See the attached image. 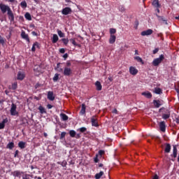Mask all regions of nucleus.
Here are the masks:
<instances>
[{"label":"nucleus","instance_id":"nucleus-1","mask_svg":"<svg viewBox=\"0 0 179 179\" xmlns=\"http://www.w3.org/2000/svg\"><path fill=\"white\" fill-rule=\"evenodd\" d=\"M164 60V55H160L159 58H156L152 61V65L153 66H159L160 64H162V62Z\"/></svg>","mask_w":179,"mask_h":179},{"label":"nucleus","instance_id":"nucleus-2","mask_svg":"<svg viewBox=\"0 0 179 179\" xmlns=\"http://www.w3.org/2000/svg\"><path fill=\"white\" fill-rule=\"evenodd\" d=\"M0 10H1V13L5 14L6 12L8 13L11 9L9 6L3 3H0Z\"/></svg>","mask_w":179,"mask_h":179},{"label":"nucleus","instance_id":"nucleus-3","mask_svg":"<svg viewBox=\"0 0 179 179\" xmlns=\"http://www.w3.org/2000/svg\"><path fill=\"white\" fill-rule=\"evenodd\" d=\"M63 73L64 76H71L72 75V69L69 67H64Z\"/></svg>","mask_w":179,"mask_h":179},{"label":"nucleus","instance_id":"nucleus-4","mask_svg":"<svg viewBox=\"0 0 179 179\" xmlns=\"http://www.w3.org/2000/svg\"><path fill=\"white\" fill-rule=\"evenodd\" d=\"M62 15H70V13H72V8L69 7H66L62 9Z\"/></svg>","mask_w":179,"mask_h":179},{"label":"nucleus","instance_id":"nucleus-5","mask_svg":"<svg viewBox=\"0 0 179 179\" xmlns=\"http://www.w3.org/2000/svg\"><path fill=\"white\" fill-rule=\"evenodd\" d=\"M17 106L15 103H12L10 113L11 115H17V112L16 111Z\"/></svg>","mask_w":179,"mask_h":179},{"label":"nucleus","instance_id":"nucleus-6","mask_svg":"<svg viewBox=\"0 0 179 179\" xmlns=\"http://www.w3.org/2000/svg\"><path fill=\"white\" fill-rule=\"evenodd\" d=\"M21 37L24 40H26V41H27V43H30V38L29 37V34H26V32L24 31H22L21 32Z\"/></svg>","mask_w":179,"mask_h":179},{"label":"nucleus","instance_id":"nucleus-7","mask_svg":"<svg viewBox=\"0 0 179 179\" xmlns=\"http://www.w3.org/2000/svg\"><path fill=\"white\" fill-rule=\"evenodd\" d=\"M159 127L160 131H162V132H166V122L165 121L160 122L159 124Z\"/></svg>","mask_w":179,"mask_h":179},{"label":"nucleus","instance_id":"nucleus-8","mask_svg":"<svg viewBox=\"0 0 179 179\" xmlns=\"http://www.w3.org/2000/svg\"><path fill=\"white\" fill-rule=\"evenodd\" d=\"M141 34V36H150L151 34H153V30L149 29H147L145 31H143Z\"/></svg>","mask_w":179,"mask_h":179},{"label":"nucleus","instance_id":"nucleus-9","mask_svg":"<svg viewBox=\"0 0 179 179\" xmlns=\"http://www.w3.org/2000/svg\"><path fill=\"white\" fill-rule=\"evenodd\" d=\"M91 122L92 127H98L99 123L97 122V119L96 118V115H94L91 117Z\"/></svg>","mask_w":179,"mask_h":179},{"label":"nucleus","instance_id":"nucleus-10","mask_svg":"<svg viewBox=\"0 0 179 179\" xmlns=\"http://www.w3.org/2000/svg\"><path fill=\"white\" fill-rule=\"evenodd\" d=\"M8 16V19L10 22H15V15H13V12L10 10L8 13H7Z\"/></svg>","mask_w":179,"mask_h":179},{"label":"nucleus","instance_id":"nucleus-11","mask_svg":"<svg viewBox=\"0 0 179 179\" xmlns=\"http://www.w3.org/2000/svg\"><path fill=\"white\" fill-rule=\"evenodd\" d=\"M156 16H157L159 22H160V23H164V24H168L167 20H165L164 17L160 16L157 14H156Z\"/></svg>","mask_w":179,"mask_h":179},{"label":"nucleus","instance_id":"nucleus-12","mask_svg":"<svg viewBox=\"0 0 179 179\" xmlns=\"http://www.w3.org/2000/svg\"><path fill=\"white\" fill-rule=\"evenodd\" d=\"M48 99L50 100V101H54L55 100V96H54V92L52 91H49L48 92Z\"/></svg>","mask_w":179,"mask_h":179},{"label":"nucleus","instance_id":"nucleus-13","mask_svg":"<svg viewBox=\"0 0 179 179\" xmlns=\"http://www.w3.org/2000/svg\"><path fill=\"white\" fill-rule=\"evenodd\" d=\"M129 73H131V75H133L134 76H135V75L138 73V69H136V68L134 66H130Z\"/></svg>","mask_w":179,"mask_h":179},{"label":"nucleus","instance_id":"nucleus-14","mask_svg":"<svg viewBox=\"0 0 179 179\" xmlns=\"http://www.w3.org/2000/svg\"><path fill=\"white\" fill-rule=\"evenodd\" d=\"M162 111H163L162 114L171 115V113L170 112V109L165 108L164 107H162V108H159V112L162 113Z\"/></svg>","mask_w":179,"mask_h":179},{"label":"nucleus","instance_id":"nucleus-15","mask_svg":"<svg viewBox=\"0 0 179 179\" xmlns=\"http://www.w3.org/2000/svg\"><path fill=\"white\" fill-rule=\"evenodd\" d=\"M153 104L155 108H159L162 105V101H160V100H154Z\"/></svg>","mask_w":179,"mask_h":179},{"label":"nucleus","instance_id":"nucleus-16","mask_svg":"<svg viewBox=\"0 0 179 179\" xmlns=\"http://www.w3.org/2000/svg\"><path fill=\"white\" fill-rule=\"evenodd\" d=\"M22 174H23V172L20 171H15L13 172V176L14 177H17L18 178H20V177H22Z\"/></svg>","mask_w":179,"mask_h":179},{"label":"nucleus","instance_id":"nucleus-17","mask_svg":"<svg viewBox=\"0 0 179 179\" xmlns=\"http://www.w3.org/2000/svg\"><path fill=\"white\" fill-rule=\"evenodd\" d=\"M142 96L146 97V99H152V93L150 92H144L141 93Z\"/></svg>","mask_w":179,"mask_h":179},{"label":"nucleus","instance_id":"nucleus-18","mask_svg":"<svg viewBox=\"0 0 179 179\" xmlns=\"http://www.w3.org/2000/svg\"><path fill=\"white\" fill-rule=\"evenodd\" d=\"M165 153H170L171 152V145L170 143H166L164 149Z\"/></svg>","mask_w":179,"mask_h":179},{"label":"nucleus","instance_id":"nucleus-19","mask_svg":"<svg viewBox=\"0 0 179 179\" xmlns=\"http://www.w3.org/2000/svg\"><path fill=\"white\" fill-rule=\"evenodd\" d=\"M115 40H117V36H115V35H110L109 38V43L114 44V43H115Z\"/></svg>","mask_w":179,"mask_h":179},{"label":"nucleus","instance_id":"nucleus-20","mask_svg":"<svg viewBox=\"0 0 179 179\" xmlns=\"http://www.w3.org/2000/svg\"><path fill=\"white\" fill-rule=\"evenodd\" d=\"M177 145H173V154L171 155V157H174V159H176V157H177Z\"/></svg>","mask_w":179,"mask_h":179},{"label":"nucleus","instance_id":"nucleus-21","mask_svg":"<svg viewBox=\"0 0 179 179\" xmlns=\"http://www.w3.org/2000/svg\"><path fill=\"white\" fill-rule=\"evenodd\" d=\"M60 118L62 121H68L69 117H68V115H66V114L62 113H60Z\"/></svg>","mask_w":179,"mask_h":179},{"label":"nucleus","instance_id":"nucleus-22","mask_svg":"<svg viewBox=\"0 0 179 179\" xmlns=\"http://www.w3.org/2000/svg\"><path fill=\"white\" fill-rule=\"evenodd\" d=\"M95 86L96 87V90H98L99 92H100V90L103 89V86H101V83H100V81H96L95 83Z\"/></svg>","mask_w":179,"mask_h":179},{"label":"nucleus","instance_id":"nucleus-23","mask_svg":"<svg viewBox=\"0 0 179 179\" xmlns=\"http://www.w3.org/2000/svg\"><path fill=\"white\" fill-rule=\"evenodd\" d=\"M17 79L18 80H23V79H24V73L19 71L18 73H17Z\"/></svg>","mask_w":179,"mask_h":179},{"label":"nucleus","instance_id":"nucleus-24","mask_svg":"<svg viewBox=\"0 0 179 179\" xmlns=\"http://www.w3.org/2000/svg\"><path fill=\"white\" fill-rule=\"evenodd\" d=\"M59 40V38H58V35L57 34H53L52 38V43L53 44H55V43H57L58 41Z\"/></svg>","mask_w":179,"mask_h":179},{"label":"nucleus","instance_id":"nucleus-25","mask_svg":"<svg viewBox=\"0 0 179 179\" xmlns=\"http://www.w3.org/2000/svg\"><path fill=\"white\" fill-rule=\"evenodd\" d=\"M8 122V118L3 119L2 122H0V129H3L5 128V124Z\"/></svg>","mask_w":179,"mask_h":179},{"label":"nucleus","instance_id":"nucleus-26","mask_svg":"<svg viewBox=\"0 0 179 179\" xmlns=\"http://www.w3.org/2000/svg\"><path fill=\"white\" fill-rule=\"evenodd\" d=\"M70 42L74 45L75 47H78V48H80L81 45L80 44H78L76 41H75V38H71Z\"/></svg>","mask_w":179,"mask_h":179},{"label":"nucleus","instance_id":"nucleus-27","mask_svg":"<svg viewBox=\"0 0 179 179\" xmlns=\"http://www.w3.org/2000/svg\"><path fill=\"white\" fill-rule=\"evenodd\" d=\"M60 65H61V63L57 64V66L55 69V71H57V72H64V69L60 67Z\"/></svg>","mask_w":179,"mask_h":179},{"label":"nucleus","instance_id":"nucleus-28","mask_svg":"<svg viewBox=\"0 0 179 179\" xmlns=\"http://www.w3.org/2000/svg\"><path fill=\"white\" fill-rule=\"evenodd\" d=\"M36 47H37V48H39L40 45L38 44V42H35L33 45H32V48H31V51L32 52H36Z\"/></svg>","mask_w":179,"mask_h":179},{"label":"nucleus","instance_id":"nucleus-29","mask_svg":"<svg viewBox=\"0 0 179 179\" xmlns=\"http://www.w3.org/2000/svg\"><path fill=\"white\" fill-rule=\"evenodd\" d=\"M80 113L82 115L86 113V105H85V103L82 104V108Z\"/></svg>","mask_w":179,"mask_h":179},{"label":"nucleus","instance_id":"nucleus-30","mask_svg":"<svg viewBox=\"0 0 179 179\" xmlns=\"http://www.w3.org/2000/svg\"><path fill=\"white\" fill-rule=\"evenodd\" d=\"M154 93H155V94H162L163 93V91L159 87H155Z\"/></svg>","mask_w":179,"mask_h":179},{"label":"nucleus","instance_id":"nucleus-31","mask_svg":"<svg viewBox=\"0 0 179 179\" xmlns=\"http://www.w3.org/2000/svg\"><path fill=\"white\" fill-rule=\"evenodd\" d=\"M18 148H20V149H24V148H26V143L23 141H20L18 143Z\"/></svg>","mask_w":179,"mask_h":179},{"label":"nucleus","instance_id":"nucleus-32","mask_svg":"<svg viewBox=\"0 0 179 179\" xmlns=\"http://www.w3.org/2000/svg\"><path fill=\"white\" fill-rule=\"evenodd\" d=\"M41 114H46L47 111H45V108L43 107L42 106H40L38 108Z\"/></svg>","mask_w":179,"mask_h":179},{"label":"nucleus","instance_id":"nucleus-33","mask_svg":"<svg viewBox=\"0 0 179 179\" xmlns=\"http://www.w3.org/2000/svg\"><path fill=\"white\" fill-rule=\"evenodd\" d=\"M134 59H136L137 62H140L141 64H142V65L145 64V62H143V59H142L139 56L134 57Z\"/></svg>","mask_w":179,"mask_h":179},{"label":"nucleus","instance_id":"nucleus-34","mask_svg":"<svg viewBox=\"0 0 179 179\" xmlns=\"http://www.w3.org/2000/svg\"><path fill=\"white\" fill-rule=\"evenodd\" d=\"M152 5L155 8H160V3H159V0H154L152 1Z\"/></svg>","mask_w":179,"mask_h":179},{"label":"nucleus","instance_id":"nucleus-35","mask_svg":"<svg viewBox=\"0 0 179 179\" xmlns=\"http://www.w3.org/2000/svg\"><path fill=\"white\" fill-rule=\"evenodd\" d=\"M104 174V172L103 171H100L99 173H96L95 175V178L96 179H101V176H103Z\"/></svg>","mask_w":179,"mask_h":179},{"label":"nucleus","instance_id":"nucleus-36","mask_svg":"<svg viewBox=\"0 0 179 179\" xmlns=\"http://www.w3.org/2000/svg\"><path fill=\"white\" fill-rule=\"evenodd\" d=\"M15 148V143L14 142H10L7 145V148L12 150Z\"/></svg>","mask_w":179,"mask_h":179},{"label":"nucleus","instance_id":"nucleus-37","mask_svg":"<svg viewBox=\"0 0 179 179\" xmlns=\"http://www.w3.org/2000/svg\"><path fill=\"white\" fill-rule=\"evenodd\" d=\"M69 135L71 138H75V136H76V131H75V130H70Z\"/></svg>","mask_w":179,"mask_h":179},{"label":"nucleus","instance_id":"nucleus-38","mask_svg":"<svg viewBox=\"0 0 179 179\" xmlns=\"http://www.w3.org/2000/svg\"><path fill=\"white\" fill-rule=\"evenodd\" d=\"M20 6H21V7H22L23 9H26V8H27V3H26L25 1H22V2L20 3Z\"/></svg>","mask_w":179,"mask_h":179},{"label":"nucleus","instance_id":"nucleus-39","mask_svg":"<svg viewBox=\"0 0 179 179\" xmlns=\"http://www.w3.org/2000/svg\"><path fill=\"white\" fill-rule=\"evenodd\" d=\"M117 33V29H114V28H110V36H114V34H115Z\"/></svg>","mask_w":179,"mask_h":179},{"label":"nucleus","instance_id":"nucleus-40","mask_svg":"<svg viewBox=\"0 0 179 179\" xmlns=\"http://www.w3.org/2000/svg\"><path fill=\"white\" fill-rule=\"evenodd\" d=\"M24 17L27 19V20H31V15H30L29 13H25Z\"/></svg>","mask_w":179,"mask_h":179},{"label":"nucleus","instance_id":"nucleus-41","mask_svg":"<svg viewBox=\"0 0 179 179\" xmlns=\"http://www.w3.org/2000/svg\"><path fill=\"white\" fill-rule=\"evenodd\" d=\"M58 79H59V73H55L54 77H53V82H57Z\"/></svg>","mask_w":179,"mask_h":179},{"label":"nucleus","instance_id":"nucleus-42","mask_svg":"<svg viewBox=\"0 0 179 179\" xmlns=\"http://www.w3.org/2000/svg\"><path fill=\"white\" fill-rule=\"evenodd\" d=\"M57 164H61L62 167H66V164H68V163L66 162V161H63L62 162H57Z\"/></svg>","mask_w":179,"mask_h":179},{"label":"nucleus","instance_id":"nucleus-43","mask_svg":"<svg viewBox=\"0 0 179 179\" xmlns=\"http://www.w3.org/2000/svg\"><path fill=\"white\" fill-rule=\"evenodd\" d=\"M78 131L81 132V134H84V132H86V131H87V129L86 127H83L78 129Z\"/></svg>","mask_w":179,"mask_h":179},{"label":"nucleus","instance_id":"nucleus-44","mask_svg":"<svg viewBox=\"0 0 179 179\" xmlns=\"http://www.w3.org/2000/svg\"><path fill=\"white\" fill-rule=\"evenodd\" d=\"M170 115H171L162 113V118L163 120H169V118H170Z\"/></svg>","mask_w":179,"mask_h":179},{"label":"nucleus","instance_id":"nucleus-45","mask_svg":"<svg viewBox=\"0 0 179 179\" xmlns=\"http://www.w3.org/2000/svg\"><path fill=\"white\" fill-rule=\"evenodd\" d=\"M57 34L59 37H65V34L61 30H57Z\"/></svg>","mask_w":179,"mask_h":179},{"label":"nucleus","instance_id":"nucleus-46","mask_svg":"<svg viewBox=\"0 0 179 179\" xmlns=\"http://www.w3.org/2000/svg\"><path fill=\"white\" fill-rule=\"evenodd\" d=\"M11 89L13 90H16L17 89V83H14L12 84Z\"/></svg>","mask_w":179,"mask_h":179},{"label":"nucleus","instance_id":"nucleus-47","mask_svg":"<svg viewBox=\"0 0 179 179\" xmlns=\"http://www.w3.org/2000/svg\"><path fill=\"white\" fill-rule=\"evenodd\" d=\"M62 43H64V45H68V43H69V40L68 38H62Z\"/></svg>","mask_w":179,"mask_h":179},{"label":"nucleus","instance_id":"nucleus-48","mask_svg":"<svg viewBox=\"0 0 179 179\" xmlns=\"http://www.w3.org/2000/svg\"><path fill=\"white\" fill-rule=\"evenodd\" d=\"M43 86V85H41L40 83H37L35 86L34 88L35 89H39V87H41Z\"/></svg>","mask_w":179,"mask_h":179},{"label":"nucleus","instance_id":"nucleus-49","mask_svg":"<svg viewBox=\"0 0 179 179\" xmlns=\"http://www.w3.org/2000/svg\"><path fill=\"white\" fill-rule=\"evenodd\" d=\"M0 44H2V45L5 44V39L1 36H0Z\"/></svg>","mask_w":179,"mask_h":179},{"label":"nucleus","instance_id":"nucleus-50","mask_svg":"<svg viewBox=\"0 0 179 179\" xmlns=\"http://www.w3.org/2000/svg\"><path fill=\"white\" fill-rule=\"evenodd\" d=\"M65 135H66V132L63 131L61 133L60 139H64L65 138Z\"/></svg>","mask_w":179,"mask_h":179},{"label":"nucleus","instance_id":"nucleus-51","mask_svg":"<svg viewBox=\"0 0 179 179\" xmlns=\"http://www.w3.org/2000/svg\"><path fill=\"white\" fill-rule=\"evenodd\" d=\"M94 163H99V155H96V157L94 158Z\"/></svg>","mask_w":179,"mask_h":179},{"label":"nucleus","instance_id":"nucleus-52","mask_svg":"<svg viewBox=\"0 0 179 179\" xmlns=\"http://www.w3.org/2000/svg\"><path fill=\"white\" fill-rule=\"evenodd\" d=\"M30 175L29 174H24L23 176H22V179H30Z\"/></svg>","mask_w":179,"mask_h":179},{"label":"nucleus","instance_id":"nucleus-53","mask_svg":"<svg viewBox=\"0 0 179 179\" xmlns=\"http://www.w3.org/2000/svg\"><path fill=\"white\" fill-rule=\"evenodd\" d=\"M104 153H105V152H104V150H100L99 151V156H102L103 155H104Z\"/></svg>","mask_w":179,"mask_h":179},{"label":"nucleus","instance_id":"nucleus-54","mask_svg":"<svg viewBox=\"0 0 179 179\" xmlns=\"http://www.w3.org/2000/svg\"><path fill=\"white\" fill-rule=\"evenodd\" d=\"M157 52H159V48H155L153 51L152 53L155 54H157Z\"/></svg>","mask_w":179,"mask_h":179},{"label":"nucleus","instance_id":"nucleus-55","mask_svg":"<svg viewBox=\"0 0 179 179\" xmlns=\"http://www.w3.org/2000/svg\"><path fill=\"white\" fill-rule=\"evenodd\" d=\"M59 52L61 54H65V49L64 48L59 49Z\"/></svg>","mask_w":179,"mask_h":179},{"label":"nucleus","instance_id":"nucleus-56","mask_svg":"<svg viewBox=\"0 0 179 179\" xmlns=\"http://www.w3.org/2000/svg\"><path fill=\"white\" fill-rule=\"evenodd\" d=\"M18 155H19V150H17L15 152L14 157H17Z\"/></svg>","mask_w":179,"mask_h":179},{"label":"nucleus","instance_id":"nucleus-57","mask_svg":"<svg viewBox=\"0 0 179 179\" xmlns=\"http://www.w3.org/2000/svg\"><path fill=\"white\" fill-rule=\"evenodd\" d=\"M138 26H139V22L138 21H136L135 22V27H134L136 29H138Z\"/></svg>","mask_w":179,"mask_h":179},{"label":"nucleus","instance_id":"nucleus-58","mask_svg":"<svg viewBox=\"0 0 179 179\" xmlns=\"http://www.w3.org/2000/svg\"><path fill=\"white\" fill-rule=\"evenodd\" d=\"M112 113L113 114H118V110L116 108H115V109L113 110Z\"/></svg>","mask_w":179,"mask_h":179},{"label":"nucleus","instance_id":"nucleus-59","mask_svg":"<svg viewBox=\"0 0 179 179\" xmlns=\"http://www.w3.org/2000/svg\"><path fill=\"white\" fill-rule=\"evenodd\" d=\"M66 65V67L69 68V66H71V65H72V64H71V62H67Z\"/></svg>","mask_w":179,"mask_h":179},{"label":"nucleus","instance_id":"nucleus-60","mask_svg":"<svg viewBox=\"0 0 179 179\" xmlns=\"http://www.w3.org/2000/svg\"><path fill=\"white\" fill-rule=\"evenodd\" d=\"M47 108H48V110H51V108H52V105H51V104H48V105H47Z\"/></svg>","mask_w":179,"mask_h":179},{"label":"nucleus","instance_id":"nucleus-61","mask_svg":"<svg viewBox=\"0 0 179 179\" xmlns=\"http://www.w3.org/2000/svg\"><path fill=\"white\" fill-rule=\"evenodd\" d=\"M69 55L68 53H66L63 55V58H64V59H66V58H68Z\"/></svg>","mask_w":179,"mask_h":179},{"label":"nucleus","instance_id":"nucleus-62","mask_svg":"<svg viewBox=\"0 0 179 179\" xmlns=\"http://www.w3.org/2000/svg\"><path fill=\"white\" fill-rule=\"evenodd\" d=\"M75 138H76V139H79V138H80V134H76Z\"/></svg>","mask_w":179,"mask_h":179},{"label":"nucleus","instance_id":"nucleus-63","mask_svg":"<svg viewBox=\"0 0 179 179\" xmlns=\"http://www.w3.org/2000/svg\"><path fill=\"white\" fill-rule=\"evenodd\" d=\"M31 34H32L33 36H37V34H36V31H32V32H31Z\"/></svg>","mask_w":179,"mask_h":179},{"label":"nucleus","instance_id":"nucleus-64","mask_svg":"<svg viewBox=\"0 0 179 179\" xmlns=\"http://www.w3.org/2000/svg\"><path fill=\"white\" fill-rule=\"evenodd\" d=\"M34 179H42V178H41V177H40V176H38V177L35 176V177H34Z\"/></svg>","mask_w":179,"mask_h":179}]
</instances>
